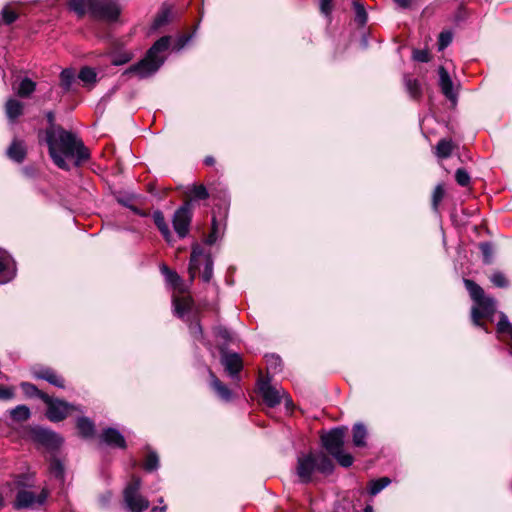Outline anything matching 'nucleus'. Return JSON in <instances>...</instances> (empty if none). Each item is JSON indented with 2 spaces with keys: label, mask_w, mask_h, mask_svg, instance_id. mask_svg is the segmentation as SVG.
<instances>
[{
  "label": "nucleus",
  "mask_w": 512,
  "mask_h": 512,
  "mask_svg": "<svg viewBox=\"0 0 512 512\" xmlns=\"http://www.w3.org/2000/svg\"><path fill=\"white\" fill-rule=\"evenodd\" d=\"M316 464L314 453L298 457L297 475L302 483H309L312 480V474L316 471Z\"/></svg>",
  "instance_id": "obj_13"
},
{
  "label": "nucleus",
  "mask_w": 512,
  "mask_h": 512,
  "mask_svg": "<svg viewBox=\"0 0 512 512\" xmlns=\"http://www.w3.org/2000/svg\"><path fill=\"white\" fill-rule=\"evenodd\" d=\"M32 437L35 442L51 451L57 450L63 443V439L59 434L41 427L33 429Z\"/></svg>",
  "instance_id": "obj_10"
},
{
  "label": "nucleus",
  "mask_w": 512,
  "mask_h": 512,
  "mask_svg": "<svg viewBox=\"0 0 512 512\" xmlns=\"http://www.w3.org/2000/svg\"><path fill=\"white\" fill-rule=\"evenodd\" d=\"M455 181L461 187H468L471 183V177L465 168H458L455 171Z\"/></svg>",
  "instance_id": "obj_47"
},
{
  "label": "nucleus",
  "mask_w": 512,
  "mask_h": 512,
  "mask_svg": "<svg viewBox=\"0 0 512 512\" xmlns=\"http://www.w3.org/2000/svg\"><path fill=\"white\" fill-rule=\"evenodd\" d=\"M439 73V86L442 94L450 101L453 105L457 103V94L453 91V82L448 71L445 67L440 66L438 69Z\"/></svg>",
  "instance_id": "obj_15"
},
{
  "label": "nucleus",
  "mask_w": 512,
  "mask_h": 512,
  "mask_svg": "<svg viewBox=\"0 0 512 512\" xmlns=\"http://www.w3.org/2000/svg\"><path fill=\"white\" fill-rule=\"evenodd\" d=\"M12 258H0V284L7 283L15 275L14 263Z\"/></svg>",
  "instance_id": "obj_26"
},
{
  "label": "nucleus",
  "mask_w": 512,
  "mask_h": 512,
  "mask_svg": "<svg viewBox=\"0 0 512 512\" xmlns=\"http://www.w3.org/2000/svg\"><path fill=\"white\" fill-rule=\"evenodd\" d=\"M22 173L27 177H33L36 173V170L34 167L26 166L22 169Z\"/></svg>",
  "instance_id": "obj_59"
},
{
  "label": "nucleus",
  "mask_w": 512,
  "mask_h": 512,
  "mask_svg": "<svg viewBox=\"0 0 512 512\" xmlns=\"http://www.w3.org/2000/svg\"><path fill=\"white\" fill-rule=\"evenodd\" d=\"M53 140V151L51 152V148L48 147V152L58 168L66 171L70 170L65 158H74L75 166H80L90 159L89 149L73 132L59 128L57 134H54Z\"/></svg>",
  "instance_id": "obj_2"
},
{
  "label": "nucleus",
  "mask_w": 512,
  "mask_h": 512,
  "mask_svg": "<svg viewBox=\"0 0 512 512\" xmlns=\"http://www.w3.org/2000/svg\"><path fill=\"white\" fill-rule=\"evenodd\" d=\"M353 7L355 11L354 21L357 23L359 27L365 26L368 20V14L363 4L354 1Z\"/></svg>",
  "instance_id": "obj_37"
},
{
  "label": "nucleus",
  "mask_w": 512,
  "mask_h": 512,
  "mask_svg": "<svg viewBox=\"0 0 512 512\" xmlns=\"http://www.w3.org/2000/svg\"><path fill=\"white\" fill-rule=\"evenodd\" d=\"M78 78L85 84H93L96 82L97 74L93 68L84 66L80 69Z\"/></svg>",
  "instance_id": "obj_42"
},
{
  "label": "nucleus",
  "mask_w": 512,
  "mask_h": 512,
  "mask_svg": "<svg viewBox=\"0 0 512 512\" xmlns=\"http://www.w3.org/2000/svg\"><path fill=\"white\" fill-rule=\"evenodd\" d=\"M134 214L140 216V217H148L150 216L149 210L140 209L139 207H135L132 211Z\"/></svg>",
  "instance_id": "obj_58"
},
{
  "label": "nucleus",
  "mask_w": 512,
  "mask_h": 512,
  "mask_svg": "<svg viewBox=\"0 0 512 512\" xmlns=\"http://www.w3.org/2000/svg\"><path fill=\"white\" fill-rule=\"evenodd\" d=\"M153 222L165 241L170 242L173 238L172 232L165 220V216L161 210H155L152 214Z\"/></svg>",
  "instance_id": "obj_24"
},
{
  "label": "nucleus",
  "mask_w": 512,
  "mask_h": 512,
  "mask_svg": "<svg viewBox=\"0 0 512 512\" xmlns=\"http://www.w3.org/2000/svg\"><path fill=\"white\" fill-rule=\"evenodd\" d=\"M101 440L109 446H115L122 449L126 447V441L123 435L114 428H107L103 430Z\"/></svg>",
  "instance_id": "obj_20"
},
{
  "label": "nucleus",
  "mask_w": 512,
  "mask_h": 512,
  "mask_svg": "<svg viewBox=\"0 0 512 512\" xmlns=\"http://www.w3.org/2000/svg\"><path fill=\"white\" fill-rule=\"evenodd\" d=\"M215 163H216V160L213 156L209 155L204 158V164L206 166H213V165H215Z\"/></svg>",
  "instance_id": "obj_62"
},
{
  "label": "nucleus",
  "mask_w": 512,
  "mask_h": 512,
  "mask_svg": "<svg viewBox=\"0 0 512 512\" xmlns=\"http://www.w3.org/2000/svg\"><path fill=\"white\" fill-rule=\"evenodd\" d=\"M221 362L231 377H235L242 369V359L237 353H222Z\"/></svg>",
  "instance_id": "obj_17"
},
{
  "label": "nucleus",
  "mask_w": 512,
  "mask_h": 512,
  "mask_svg": "<svg viewBox=\"0 0 512 512\" xmlns=\"http://www.w3.org/2000/svg\"><path fill=\"white\" fill-rule=\"evenodd\" d=\"M204 282H209L213 275V261L211 258H190L188 271L190 274V281H193L198 273H200Z\"/></svg>",
  "instance_id": "obj_11"
},
{
  "label": "nucleus",
  "mask_w": 512,
  "mask_h": 512,
  "mask_svg": "<svg viewBox=\"0 0 512 512\" xmlns=\"http://www.w3.org/2000/svg\"><path fill=\"white\" fill-rule=\"evenodd\" d=\"M412 58L417 62L427 63L431 60V55L427 49H414Z\"/></svg>",
  "instance_id": "obj_50"
},
{
  "label": "nucleus",
  "mask_w": 512,
  "mask_h": 512,
  "mask_svg": "<svg viewBox=\"0 0 512 512\" xmlns=\"http://www.w3.org/2000/svg\"><path fill=\"white\" fill-rule=\"evenodd\" d=\"M76 427L83 438H91L95 434V424L88 417H79L76 421Z\"/></svg>",
  "instance_id": "obj_28"
},
{
  "label": "nucleus",
  "mask_w": 512,
  "mask_h": 512,
  "mask_svg": "<svg viewBox=\"0 0 512 512\" xmlns=\"http://www.w3.org/2000/svg\"><path fill=\"white\" fill-rule=\"evenodd\" d=\"M394 2L401 8H409L412 0H394Z\"/></svg>",
  "instance_id": "obj_60"
},
{
  "label": "nucleus",
  "mask_w": 512,
  "mask_h": 512,
  "mask_svg": "<svg viewBox=\"0 0 512 512\" xmlns=\"http://www.w3.org/2000/svg\"><path fill=\"white\" fill-rule=\"evenodd\" d=\"M159 457L156 452H149L144 462V469L151 472L158 468Z\"/></svg>",
  "instance_id": "obj_48"
},
{
  "label": "nucleus",
  "mask_w": 512,
  "mask_h": 512,
  "mask_svg": "<svg viewBox=\"0 0 512 512\" xmlns=\"http://www.w3.org/2000/svg\"><path fill=\"white\" fill-rule=\"evenodd\" d=\"M48 496L49 490L47 488H43L38 495L25 488L19 489L13 502V508L16 510L36 508L43 505Z\"/></svg>",
  "instance_id": "obj_8"
},
{
  "label": "nucleus",
  "mask_w": 512,
  "mask_h": 512,
  "mask_svg": "<svg viewBox=\"0 0 512 512\" xmlns=\"http://www.w3.org/2000/svg\"><path fill=\"white\" fill-rule=\"evenodd\" d=\"M497 332L501 335H508L512 340V323L509 322L508 317L501 312L499 321L497 323Z\"/></svg>",
  "instance_id": "obj_40"
},
{
  "label": "nucleus",
  "mask_w": 512,
  "mask_h": 512,
  "mask_svg": "<svg viewBox=\"0 0 512 512\" xmlns=\"http://www.w3.org/2000/svg\"><path fill=\"white\" fill-rule=\"evenodd\" d=\"M348 428L336 427L321 435V442L326 451L332 455L342 467H350L353 464L351 454L344 452L343 446Z\"/></svg>",
  "instance_id": "obj_4"
},
{
  "label": "nucleus",
  "mask_w": 512,
  "mask_h": 512,
  "mask_svg": "<svg viewBox=\"0 0 512 512\" xmlns=\"http://www.w3.org/2000/svg\"><path fill=\"white\" fill-rule=\"evenodd\" d=\"M190 328L193 333L199 332V334H202V328L199 323H196L195 325L191 326Z\"/></svg>",
  "instance_id": "obj_64"
},
{
  "label": "nucleus",
  "mask_w": 512,
  "mask_h": 512,
  "mask_svg": "<svg viewBox=\"0 0 512 512\" xmlns=\"http://www.w3.org/2000/svg\"><path fill=\"white\" fill-rule=\"evenodd\" d=\"M214 333L215 336L222 339L225 344L232 341L231 332L226 327L217 326L214 328Z\"/></svg>",
  "instance_id": "obj_51"
},
{
  "label": "nucleus",
  "mask_w": 512,
  "mask_h": 512,
  "mask_svg": "<svg viewBox=\"0 0 512 512\" xmlns=\"http://www.w3.org/2000/svg\"><path fill=\"white\" fill-rule=\"evenodd\" d=\"M320 11L325 16L331 14L333 10V0H320Z\"/></svg>",
  "instance_id": "obj_54"
},
{
  "label": "nucleus",
  "mask_w": 512,
  "mask_h": 512,
  "mask_svg": "<svg viewBox=\"0 0 512 512\" xmlns=\"http://www.w3.org/2000/svg\"><path fill=\"white\" fill-rule=\"evenodd\" d=\"M453 40V35L450 31H442L438 37V50L442 51L447 48Z\"/></svg>",
  "instance_id": "obj_49"
},
{
  "label": "nucleus",
  "mask_w": 512,
  "mask_h": 512,
  "mask_svg": "<svg viewBox=\"0 0 512 512\" xmlns=\"http://www.w3.org/2000/svg\"><path fill=\"white\" fill-rule=\"evenodd\" d=\"M60 87L62 89V93L65 94L71 90H73V85L76 84L75 72L72 69L66 68L63 69L59 76Z\"/></svg>",
  "instance_id": "obj_27"
},
{
  "label": "nucleus",
  "mask_w": 512,
  "mask_h": 512,
  "mask_svg": "<svg viewBox=\"0 0 512 512\" xmlns=\"http://www.w3.org/2000/svg\"><path fill=\"white\" fill-rule=\"evenodd\" d=\"M34 376L43 379L58 388H64V379L51 368H40L34 372Z\"/></svg>",
  "instance_id": "obj_23"
},
{
  "label": "nucleus",
  "mask_w": 512,
  "mask_h": 512,
  "mask_svg": "<svg viewBox=\"0 0 512 512\" xmlns=\"http://www.w3.org/2000/svg\"><path fill=\"white\" fill-rule=\"evenodd\" d=\"M30 415V409L26 405H18L10 411L11 418L17 422L28 420Z\"/></svg>",
  "instance_id": "obj_38"
},
{
  "label": "nucleus",
  "mask_w": 512,
  "mask_h": 512,
  "mask_svg": "<svg viewBox=\"0 0 512 512\" xmlns=\"http://www.w3.org/2000/svg\"><path fill=\"white\" fill-rule=\"evenodd\" d=\"M464 285L469 292L471 299L476 303L485 297L484 290L473 280L464 279Z\"/></svg>",
  "instance_id": "obj_35"
},
{
  "label": "nucleus",
  "mask_w": 512,
  "mask_h": 512,
  "mask_svg": "<svg viewBox=\"0 0 512 512\" xmlns=\"http://www.w3.org/2000/svg\"><path fill=\"white\" fill-rule=\"evenodd\" d=\"M132 59V55L129 53L120 54L112 60V64L116 66H120L128 63Z\"/></svg>",
  "instance_id": "obj_55"
},
{
  "label": "nucleus",
  "mask_w": 512,
  "mask_h": 512,
  "mask_svg": "<svg viewBox=\"0 0 512 512\" xmlns=\"http://www.w3.org/2000/svg\"><path fill=\"white\" fill-rule=\"evenodd\" d=\"M68 7L78 17L89 15L93 34L101 40L112 38L111 27L120 21L122 9L116 0H68Z\"/></svg>",
  "instance_id": "obj_1"
},
{
  "label": "nucleus",
  "mask_w": 512,
  "mask_h": 512,
  "mask_svg": "<svg viewBox=\"0 0 512 512\" xmlns=\"http://www.w3.org/2000/svg\"><path fill=\"white\" fill-rule=\"evenodd\" d=\"M211 375V386L215 390V392L218 394V396L225 400L229 401L232 398V393L230 389L225 386L213 373H210Z\"/></svg>",
  "instance_id": "obj_33"
},
{
  "label": "nucleus",
  "mask_w": 512,
  "mask_h": 512,
  "mask_svg": "<svg viewBox=\"0 0 512 512\" xmlns=\"http://www.w3.org/2000/svg\"><path fill=\"white\" fill-rule=\"evenodd\" d=\"M14 397V390L9 387L0 386V400H10Z\"/></svg>",
  "instance_id": "obj_56"
},
{
  "label": "nucleus",
  "mask_w": 512,
  "mask_h": 512,
  "mask_svg": "<svg viewBox=\"0 0 512 512\" xmlns=\"http://www.w3.org/2000/svg\"><path fill=\"white\" fill-rule=\"evenodd\" d=\"M259 392L268 406L275 407L280 404L282 398L280 390L271 386L267 380L259 381Z\"/></svg>",
  "instance_id": "obj_14"
},
{
  "label": "nucleus",
  "mask_w": 512,
  "mask_h": 512,
  "mask_svg": "<svg viewBox=\"0 0 512 512\" xmlns=\"http://www.w3.org/2000/svg\"><path fill=\"white\" fill-rule=\"evenodd\" d=\"M170 9L169 8H163L155 17L154 21H153V25L152 27L154 29H159L161 28L162 26L168 24L169 22V17H170Z\"/></svg>",
  "instance_id": "obj_46"
},
{
  "label": "nucleus",
  "mask_w": 512,
  "mask_h": 512,
  "mask_svg": "<svg viewBox=\"0 0 512 512\" xmlns=\"http://www.w3.org/2000/svg\"><path fill=\"white\" fill-rule=\"evenodd\" d=\"M390 483L391 480L388 477H382L377 480H372L369 484V493L372 496H375L385 487H387Z\"/></svg>",
  "instance_id": "obj_43"
},
{
  "label": "nucleus",
  "mask_w": 512,
  "mask_h": 512,
  "mask_svg": "<svg viewBox=\"0 0 512 512\" xmlns=\"http://www.w3.org/2000/svg\"><path fill=\"white\" fill-rule=\"evenodd\" d=\"M194 215V206L190 201H183L174 212L172 217V226L179 239H184L189 235L190 227Z\"/></svg>",
  "instance_id": "obj_6"
},
{
  "label": "nucleus",
  "mask_w": 512,
  "mask_h": 512,
  "mask_svg": "<svg viewBox=\"0 0 512 512\" xmlns=\"http://www.w3.org/2000/svg\"><path fill=\"white\" fill-rule=\"evenodd\" d=\"M316 470L323 474H331L334 470L332 460L323 453L315 454Z\"/></svg>",
  "instance_id": "obj_30"
},
{
  "label": "nucleus",
  "mask_w": 512,
  "mask_h": 512,
  "mask_svg": "<svg viewBox=\"0 0 512 512\" xmlns=\"http://www.w3.org/2000/svg\"><path fill=\"white\" fill-rule=\"evenodd\" d=\"M4 108L8 120L12 123H14L24 113V104L15 98H9L6 101Z\"/></svg>",
  "instance_id": "obj_22"
},
{
  "label": "nucleus",
  "mask_w": 512,
  "mask_h": 512,
  "mask_svg": "<svg viewBox=\"0 0 512 512\" xmlns=\"http://www.w3.org/2000/svg\"><path fill=\"white\" fill-rule=\"evenodd\" d=\"M478 247L482 253V256H491L494 251V245L491 242H481Z\"/></svg>",
  "instance_id": "obj_53"
},
{
  "label": "nucleus",
  "mask_w": 512,
  "mask_h": 512,
  "mask_svg": "<svg viewBox=\"0 0 512 512\" xmlns=\"http://www.w3.org/2000/svg\"><path fill=\"white\" fill-rule=\"evenodd\" d=\"M138 199V196L133 193H119L116 195V201L118 204H120L123 207L128 208L129 210L133 211V209L136 207L135 201Z\"/></svg>",
  "instance_id": "obj_39"
},
{
  "label": "nucleus",
  "mask_w": 512,
  "mask_h": 512,
  "mask_svg": "<svg viewBox=\"0 0 512 512\" xmlns=\"http://www.w3.org/2000/svg\"><path fill=\"white\" fill-rule=\"evenodd\" d=\"M171 44L170 36H162L156 40L146 51L144 57L137 63L131 65L123 75L135 74L139 78H147L156 73L165 62V53Z\"/></svg>",
  "instance_id": "obj_3"
},
{
  "label": "nucleus",
  "mask_w": 512,
  "mask_h": 512,
  "mask_svg": "<svg viewBox=\"0 0 512 512\" xmlns=\"http://www.w3.org/2000/svg\"><path fill=\"white\" fill-rule=\"evenodd\" d=\"M267 362L271 367L274 366V369H276L277 365H280L281 359L277 356L272 355L269 358H267Z\"/></svg>",
  "instance_id": "obj_57"
},
{
  "label": "nucleus",
  "mask_w": 512,
  "mask_h": 512,
  "mask_svg": "<svg viewBox=\"0 0 512 512\" xmlns=\"http://www.w3.org/2000/svg\"><path fill=\"white\" fill-rule=\"evenodd\" d=\"M111 493L110 492H107L106 494L102 495L101 498H100V502L102 504V506H106L108 505L110 499H111Z\"/></svg>",
  "instance_id": "obj_61"
},
{
  "label": "nucleus",
  "mask_w": 512,
  "mask_h": 512,
  "mask_svg": "<svg viewBox=\"0 0 512 512\" xmlns=\"http://www.w3.org/2000/svg\"><path fill=\"white\" fill-rule=\"evenodd\" d=\"M46 120L48 123V127L45 129V142L48 147L51 148V152L53 151V139L54 134H57L59 128H63L61 125L55 123V113L53 111H48L46 114Z\"/></svg>",
  "instance_id": "obj_25"
},
{
  "label": "nucleus",
  "mask_w": 512,
  "mask_h": 512,
  "mask_svg": "<svg viewBox=\"0 0 512 512\" xmlns=\"http://www.w3.org/2000/svg\"><path fill=\"white\" fill-rule=\"evenodd\" d=\"M140 488L141 479L133 476L124 489V503L130 512H143L149 507V501L140 494Z\"/></svg>",
  "instance_id": "obj_5"
},
{
  "label": "nucleus",
  "mask_w": 512,
  "mask_h": 512,
  "mask_svg": "<svg viewBox=\"0 0 512 512\" xmlns=\"http://www.w3.org/2000/svg\"><path fill=\"white\" fill-rule=\"evenodd\" d=\"M496 312V301L492 297L485 296L479 302H476L471 309V318L475 326L488 331L486 326L481 322L482 318H491Z\"/></svg>",
  "instance_id": "obj_9"
},
{
  "label": "nucleus",
  "mask_w": 512,
  "mask_h": 512,
  "mask_svg": "<svg viewBox=\"0 0 512 512\" xmlns=\"http://www.w3.org/2000/svg\"><path fill=\"white\" fill-rule=\"evenodd\" d=\"M403 84H404L406 92L409 94L410 98L415 101H420V99L423 96V91H422L420 81L416 78H412L410 74H404L403 75Z\"/></svg>",
  "instance_id": "obj_21"
},
{
  "label": "nucleus",
  "mask_w": 512,
  "mask_h": 512,
  "mask_svg": "<svg viewBox=\"0 0 512 512\" xmlns=\"http://www.w3.org/2000/svg\"><path fill=\"white\" fill-rule=\"evenodd\" d=\"M49 472L50 474L61 483L64 482L65 479V467L62 461L56 457L51 458L49 463Z\"/></svg>",
  "instance_id": "obj_34"
},
{
  "label": "nucleus",
  "mask_w": 512,
  "mask_h": 512,
  "mask_svg": "<svg viewBox=\"0 0 512 512\" xmlns=\"http://www.w3.org/2000/svg\"><path fill=\"white\" fill-rule=\"evenodd\" d=\"M35 90L36 82L28 77H25L20 81L16 89V94L20 98H29L35 92Z\"/></svg>",
  "instance_id": "obj_29"
},
{
  "label": "nucleus",
  "mask_w": 512,
  "mask_h": 512,
  "mask_svg": "<svg viewBox=\"0 0 512 512\" xmlns=\"http://www.w3.org/2000/svg\"><path fill=\"white\" fill-rule=\"evenodd\" d=\"M210 197V193L204 184H193L184 194L183 201H190L194 206L195 201H204Z\"/></svg>",
  "instance_id": "obj_18"
},
{
  "label": "nucleus",
  "mask_w": 512,
  "mask_h": 512,
  "mask_svg": "<svg viewBox=\"0 0 512 512\" xmlns=\"http://www.w3.org/2000/svg\"><path fill=\"white\" fill-rule=\"evenodd\" d=\"M454 149V144L452 140L442 138L438 141L436 145V156L441 159H447L451 156Z\"/></svg>",
  "instance_id": "obj_31"
},
{
  "label": "nucleus",
  "mask_w": 512,
  "mask_h": 512,
  "mask_svg": "<svg viewBox=\"0 0 512 512\" xmlns=\"http://www.w3.org/2000/svg\"><path fill=\"white\" fill-rule=\"evenodd\" d=\"M20 386H21L23 392L25 393V395H27L29 397H37V398L41 399L43 402L45 400V398L43 396L48 395L47 393L39 390L34 384L29 383V382H22Z\"/></svg>",
  "instance_id": "obj_41"
},
{
  "label": "nucleus",
  "mask_w": 512,
  "mask_h": 512,
  "mask_svg": "<svg viewBox=\"0 0 512 512\" xmlns=\"http://www.w3.org/2000/svg\"><path fill=\"white\" fill-rule=\"evenodd\" d=\"M19 17V14L9 5L3 7L1 11V23L5 25L13 24Z\"/></svg>",
  "instance_id": "obj_44"
},
{
  "label": "nucleus",
  "mask_w": 512,
  "mask_h": 512,
  "mask_svg": "<svg viewBox=\"0 0 512 512\" xmlns=\"http://www.w3.org/2000/svg\"><path fill=\"white\" fill-rule=\"evenodd\" d=\"M44 403L47 406L46 416L52 422L64 420L72 411L83 412L79 406H75L64 400L44 395Z\"/></svg>",
  "instance_id": "obj_7"
},
{
  "label": "nucleus",
  "mask_w": 512,
  "mask_h": 512,
  "mask_svg": "<svg viewBox=\"0 0 512 512\" xmlns=\"http://www.w3.org/2000/svg\"><path fill=\"white\" fill-rule=\"evenodd\" d=\"M161 272L165 277L166 283L172 287V289L178 293H185L187 291V285L183 282L181 277L173 270H170L166 265L160 266Z\"/></svg>",
  "instance_id": "obj_16"
},
{
  "label": "nucleus",
  "mask_w": 512,
  "mask_h": 512,
  "mask_svg": "<svg viewBox=\"0 0 512 512\" xmlns=\"http://www.w3.org/2000/svg\"><path fill=\"white\" fill-rule=\"evenodd\" d=\"M221 200H222V204H217L216 205L217 211L213 212L211 231L205 237V243L207 245H213L217 240V233H218L217 214L222 218H226L228 215L230 200L228 198L226 191H223V196H222Z\"/></svg>",
  "instance_id": "obj_12"
},
{
  "label": "nucleus",
  "mask_w": 512,
  "mask_h": 512,
  "mask_svg": "<svg viewBox=\"0 0 512 512\" xmlns=\"http://www.w3.org/2000/svg\"><path fill=\"white\" fill-rule=\"evenodd\" d=\"M490 281L497 287L504 288L508 286V280L501 272H495L491 275Z\"/></svg>",
  "instance_id": "obj_52"
},
{
  "label": "nucleus",
  "mask_w": 512,
  "mask_h": 512,
  "mask_svg": "<svg viewBox=\"0 0 512 512\" xmlns=\"http://www.w3.org/2000/svg\"><path fill=\"white\" fill-rule=\"evenodd\" d=\"M353 444L356 447L366 446L367 429L362 423H356L352 428Z\"/></svg>",
  "instance_id": "obj_32"
},
{
  "label": "nucleus",
  "mask_w": 512,
  "mask_h": 512,
  "mask_svg": "<svg viewBox=\"0 0 512 512\" xmlns=\"http://www.w3.org/2000/svg\"><path fill=\"white\" fill-rule=\"evenodd\" d=\"M191 257H194V256H203L201 251L199 250V245H193L192 247V251H191V254H190Z\"/></svg>",
  "instance_id": "obj_63"
},
{
  "label": "nucleus",
  "mask_w": 512,
  "mask_h": 512,
  "mask_svg": "<svg viewBox=\"0 0 512 512\" xmlns=\"http://www.w3.org/2000/svg\"><path fill=\"white\" fill-rule=\"evenodd\" d=\"M173 305H174L175 313L179 317H182L184 315V313L189 309L190 301L186 297L180 298V297L174 296L173 297Z\"/></svg>",
  "instance_id": "obj_45"
},
{
  "label": "nucleus",
  "mask_w": 512,
  "mask_h": 512,
  "mask_svg": "<svg viewBox=\"0 0 512 512\" xmlns=\"http://www.w3.org/2000/svg\"><path fill=\"white\" fill-rule=\"evenodd\" d=\"M6 155L12 161L20 164L22 163L27 156V149L25 144L22 141L14 139L9 145Z\"/></svg>",
  "instance_id": "obj_19"
},
{
  "label": "nucleus",
  "mask_w": 512,
  "mask_h": 512,
  "mask_svg": "<svg viewBox=\"0 0 512 512\" xmlns=\"http://www.w3.org/2000/svg\"><path fill=\"white\" fill-rule=\"evenodd\" d=\"M445 196V185L443 183L438 184L431 196V208L434 212H437L439 209V205L442 202Z\"/></svg>",
  "instance_id": "obj_36"
}]
</instances>
